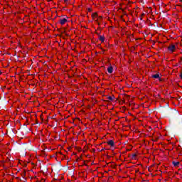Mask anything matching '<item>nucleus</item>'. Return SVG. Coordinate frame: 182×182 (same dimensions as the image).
Here are the masks:
<instances>
[{
    "instance_id": "obj_1",
    "label": "nucleus",
    "mask_w": 182,
    "mask_h": 182,
    "mask_svg": "<svg viewBox=\"0 0 182 182\" xmlns=\"http://www.w3.org/2000/svg\"><path fill=\"white\" fill-rule=\"evenodd\" d=\"M95 33V35H97L100 42H101V43H105V40L106 39V38L105 37V35H100V33H102V32L100 31V27H98L97 28Z\"/></svg>"
},
{
    "instance_id": "obj_2",
    "label": "nucleus",
    "mask_w": 182,
    "mask_h": 182,
    "mask_svg": "<svg viewBox=\"0 0 182 182\" xmlns=\"http://www.w3.org/2000/svg\"><path fill=\"white\" fill-rule=\"evenodd\" d=\"M91 18L94 22L96 21H99V19H102L103 18V16H99V14L97 12H94L91 14Z\"/></svg>"
},
{
    "instance_id": "obj_3",
    "label": "nucleus",
    "mask_w": 182,
    "mask_h": 182,
    "mask_svg": "<svg viewBox=\"0 0 182 182\" xmlns=\"http://www.w3.org/2000/svg\"><path fill=\"white\" fill-rule=\"evenodd\" d=\"M68 19H69V17L67 16H63L59 18L58 22L60 25L63 26L68 22Z\"/></svg>"
},
{
    "instance_id": "obj_4",
    "label": "nucleus",
    "mask_w": 182,
    "mask_h": 182,
    "mask_svg": "<svg viewBox=\"0 0 182 182\" xmlns=\"http://www.w3.org/2000/svg\"><path fill=\"white\" fill-rule=\"evenodd\" d=\"M167 50L169 53H174L176 52V45L170 44L167 48Z\"/></svg>"
},
{
    "instance_id": "obj_5",
    "label": "nucleus",
    "mask_w": 182,
    "mask_h": 182,
    "mask_svg": "<svg viewBox=\"0 0 182 182\" xmlns=\"http://www.w3.org/2000/svg\"><path fill=\"white\" fill-rule=\"evenodd\" d=\"M128 157L132 160H137V153L130 154L128 155Z\"/></svg>"
},
{
    "instance_id": "obj_6",
    "label": "nucleus",
    "mask_w": 182,
    "mask_h": 182,
    "mask_svg": "<svg viewBox=\"0 0 182 182\" xmlns=\"http://www.w3.org/2000/svg\"><path fill=\"white\" fill-rule=\"evenodd\" d=\"M151 77H152V79H158L159 82H161V77H160L159 73L151 75Z\"/></svg>"
},
{
    "instance_id": "obj_7",
    "label": "nucleus",
    "mask_w": 182,
    "mask_h": 182,
    "mask_svg": "<svg viewBox=\"0 0 182 182\" xmlns=\"http://www.w3.org/2000/svg\"><path fill=\"white\" fill-rule=\"evenodd\" d=\"M107 144L110 146V147H114V141H113V139H110L107 142Z\"/></svg>"
},
{
    "instance_id": "obj_8",
    "label": "nucleus",
    "mask_w": 182,
    "mask_h": 182,
    "mask_svg": "<svg viewBox=\"0 0 182 182\" xmlns=\"http://www.w3.org/2000/svg\"><path fill=\"white\" fill-rule=\"evenodd\" d=\"M97 25H98V28H100V25L103 23V18H99V20H97L95 21Z\"/></svg>"
},
{
    "instance_id": "obj_9",
    "label": "nucleus",
    "mask_w": 182,
    "mask_h": 182,
    "mask_svg": "<svg viewBox=\"0 0 182 182\" xmlns=\"http://www.w3.org/2000/svg\"><path fill=\"white\" fill-rule=\"evenodd\" d=\"M172 164L173 167H180V166H181V163H180V161H172Z\"/></svg>"
},
{
    "instance_id": "obj_10",
    "label": "nucleus",
    "mask_w": 182,
    "mask_h": 182,
    "mask_svg": "<svg viewBox=\"0 0 182 182\" xmlns=\"http://www.w3.org/2000/svg\"><path fill=\"white\" fill-rule=\"evenodd\" d=\"M109 167H112V168H116V164L114 162H109L107 164Z\"/></svg>"
},
{
    "instance_id": "obj_11",
    "label": "nucleus",
    "mask_w": 182,
    "mask_h": 182,
    "mask_svg": "<svg viewBox=\"0 0 182 182\" xmlns=\"http://www.w3.org/2000/svg\"><path fill=\"white\" fill-rule=\"evenodd\" d=\"M23 22L24 23L29 22V16L28 15L24 16V17L23 18Z\"/></svg>"
},
{
    "instance_id": "obj_12",
    "label": "nucleus",
    "mask_w": 182,
    "mask_h": 182,
    "mask_svg": "<svg viewBox=\"0 0 182 182\" xmlns=\"http://www.w3.org/2000/svg\"><path fill=\"white\" fill-rule=\"evenodd\" d=\"M107 72H108V73H113V66H112V65H110L107 68Z\"/></svg>"
},
{
    "instance_id": "obj_13",
    "label": "nucleus",
    "mask_w": 182,
    "mask_h": 182,
    "mask_svg": "<svg viewBox=\"0 0 182 182\" xmlns=\"http://www.w3.org/2000/svg\"><path fill=\"white\" fill-rule=\"evenodd\" d=\"M21 177H23V178H25V177H26V170H23V171L21 173Z\"/></svg>"
},
{
    "instance_id": "obj_14",
    "label": "nucleus",
    "mask_w": 182,
    "mask_h": 182,
    "mask_svg": "<svg viewBox=\"0 0 182 182\" xmlns=\"http://www.w3.org/2000/svg\"><path fill=\"white\" fill-rule=\"evenodd\" d=\"M145 16H146V14L142 13V14H141V15H140V16H139V19H140L141 21H143V18H144Z\"/></svg>"
},
{
    "instance_id": "obj_15",
    "label": "nucleus",
    "mask_w": 182,
    "mask_h": 182,
    "mask_svg": "<svg viewBox=\"0 0 182 182\" xmlns=\"http://www.w3.org/2000/svg\"><path fill=\"white\" fill-rule=\"evenodd\" d=\"M64 4L65 5H69L70 4V0H64Z\"/></svg>"
},
{
    "instance_id": "obj_16",
    "label": "nucleus",
    "mask_w": 182,
    "mask_h": 182,
    "mask_svg": "<svg viewBox=\"0 0 182 182\" xmlns=\"http://www.w3.org/2000/svg\"><path fill=\"white\" fill-rule=\"evenodd\" d=\"M107 100H109V102H113V97L112 96H109L107 97Z\"/></svg>"
},
{
    "instance_id": "obj_17",
    "label": "nucleus",
    "mask_w": 182,
    "mask_h": 182,
    "mask_svg": "<svg viewBox=\"0 0 182 182\" xmlns=\"http://www.w3.org/2000/svg\"><path fill=\"white\" fill-rule=\"evenodd\" d=\"M123 5H124V4H123V3H121V4H119V10H120V11H123Z\"/></svg>"
},
{
    "instance_id": "obj_18",
    "label": "nucleus",
    "mask_w": 182,
    "mask_h": 182,
    "mask_svg": "<svg viewBox=\"0 0 182 182\" xmlns=\"http://www.w3.org/2000/svg\"><path fill=\"white\" fill-rule=\"evenodd\" d=\"M87 12H93V8L92 7L87 9Z\"/></svg>"
},
{
    "instance_id": "obj_19",
    "label": "nucleus",
    "mask_w": 182,
    "mask_h": 182,
    "mask_svg": "<svg viewBox=\"0 0 182 182\" xmlns=\"http://www.w3.org/2000/svg\"><path fill=\"white\" fill-rule=\"evenodd\" d=\"M40 118H41V123H43V114H41L40 115Z\"/></svg>"
},
{
    "instance_id": "obj_20",
    "label": "nucleus",
    "mask_w": 182,
    "mask_h": 182,
    "mask_svg": "<svg viewBox=\"0 0 182 182\" xmlns=\"http://www.w3.org/2000/svg\"><path fill=\"white\" fill-rule=\"evenodd\" d=\"M11 161V159H9V157H7L5 160V163H9Z\"/></svg>"
},
{
    "instance_id": "obj_21",
    "label": "nucleus",
    "mask_w": 182,
    "mask_h": 182,
    "mask_svg": "<svg viewBox=\"0 0 182 182\" xmlns=\"http://www.w3.org/2000/svg\"><path fill=\"white\" fill-rule=\"evenodd\" d=\"M79 160H80V161L82 160V156H80V157L77 158V159H76V161H79Z\"/></svg>"
},
{
    "instance_id": "obj_22",
    "label": "nucleus",
    "mask_w": 182,
    "mask_h": 182,
    "mask_svg": "<svg viewBox=\"0 0 182 182\" xmlns=\"http://www.w3.org/2000/svg\"><path fill=\"white\" fill-rule=\"evenodd\" d=\"M82 166H87V165L86 164V161H83Z\"/></svg>"
},
{
    "instance_id": "obj_23",
    "label": "nucleus",
    "mask_w": 182,
    "mask_h": 182,
    "mask_svg": "<svg viewBox=\"0 0 182 182\" xmlns=\"http://www.w3.org/2000/svg\"><path fill=\"white\" fill-rule=\"evenodd\" d=\"M39 124V121H38V119H36V124Z\"/></svg>"
},
{
    "instance_id": "obj_24",
    "label": "nucleus",
    "mask_w": 182,
    "mask_h": 182,
    "mask_svg": "<svg viewBox=\"0 0 182 182\" xmlns=\"http://www.w3.org/2000/svg\"><path fill=\"white\" fill-rule=\"evenodd\" d=\"M180 77L182 80V73H181V74H180Z\"/></svg>"
},
{
    "instance_id": "obj_25",
    "label": "nucleus",
    "mask_w": 182,
    "mask_h": 182,
    "mask_svg": "<svg viewBox=\"0 0 182 182\" xmlns=\"http://www.w3.org/2000/svg\"><path fill=\"white\" fill-rule=\"evenodd\" d=\"M53 0H47V2H52Z\"/></svg>"
},
{
    "instance_id": "obj_26",
    "label": "nucleus",
    "mask_w": 182,
    "mask_h": 182,
    "mask_svg": "<svg viewBox=\"0 0 182 182\" xmlns=\"http://www.w3.org/2000/svg\"><path fill=\"white\" fill-rule=\"evenodd\" d=\"M92 151L95 153L96 151V149H92Z\"/></svg>"
},
{
    "instance_id": "obj_27",
    "label": "nucleus",
    "mask_w": 182,
    "mask_h": 182,
    "mask_svg": "<svg viewBox=\"0 0 182 182\" xmlns=\"http://www.w3.org/2000/svg\"><path fill=\"white\" fill-rule=\"evenodd\" d=\"M181 62H182V57H181Z\"/></svg>"
},
{
    "instance_id": "obj_28",
    "label": "nucleus",
    "mask_w": 182,
    "mask_h": 182,
    "mask_svg": "<svg viewBox=\"0 0 182 182\" xmlns=\"http://www.w3.org/2000/svg\"><path fill=\"white\" fill-rule=\"evenodd\" d=\"M60 154H63L62 152H59Z\"/></svg>"
},
{
    "instance_id": "obj_29",
    "label": "nucleus",
    "mask_w": 182,
    "mask_h": 182,
    "mask_svg": "<svg viewBox=\"0 0 182 182\" xmlns=\"http://www.w3.org/2000/svg\"><path fill=\"white\" fill-rule=\"evenodd\" d=\"M65 158H66V155H63Z\"/></svg>"
},
{
    "instance_id": "obj_30",
    "label": "nucleus",
    "mask_w": 182,
    "mask_h": 182,
    "mask_svg": "<svg viewBox=\"0 0 182 182\" xmlns=\"http://www.w3.org/2000/svg\"><path fill=\"white\" fill-rule=\"evenodd\" d=\"M87 18H89V16H87Z\"/></svg>"
}]
</instances>
